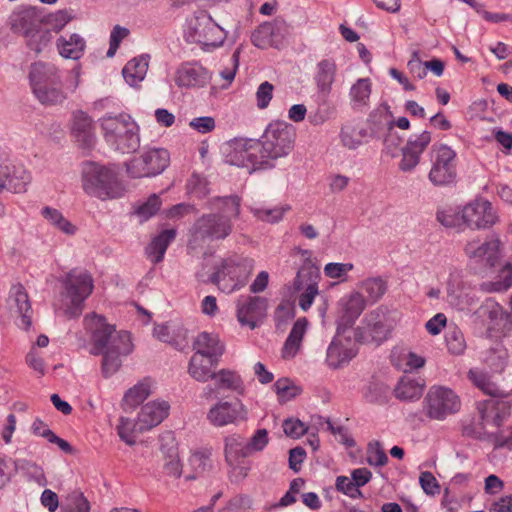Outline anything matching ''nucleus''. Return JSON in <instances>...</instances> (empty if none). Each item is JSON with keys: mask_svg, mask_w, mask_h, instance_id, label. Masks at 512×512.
I'll list each match as a JSON object with an SVG mask.
<instances>
[{"mask_svg": "<svg viewBox=\"0 0 512 512\" xmlns=\"http://www.w3.org/2000/svg\"><path fill=\"white\" fill-rule=\"evenodd\" d=\"M512 366L509 354H487L482 368L469 370V380L491 398L478 403V411L483 421L496 426L510 415L511 405L508 400L497 399L498 387L490 381L494 374H500Z\"/></svg>", "mask_w": 512, "mask_h": 512, "instance_id": "f257e3e1", "label": "nucleus"}, {"mask_svg": "<svg viewBox=\"0 0 512 512\" xmlns=\"http://www.w3.org/2000/svg\"><path fill=\"white\" fill-rule=\"evenodd\" d=\"M437 219L446 227L479 230L492 227L497 216L488 200L477 198L458 210L449 208L438 212Z\"/></svg>", "mask_w": 512, "mask_h": 512, "instance_id": "f03ea898", "label": "nucleus"}, {"mask_svg": "<svg viewBox=\"0 0 512 512\" xmlns=\"http://www.w3.org/2000/svg\"><path fill=\"white\" fill-rule=\"evenodd\" d=\"M83 325L93 348L99 352H130L133 348L130 332L117 331L103 315L88 313L84 316Z\"/></svg>", "mask_w": 512, "mask_h": 512, "instance_id": "7ed1b4c3", "label": "nucleus"}, {"mask_svg": "<svg viewBox=\"0 0 512 512\" xmlns=\"http://www.w3.org/2000/svg\"><path fill=\"white\" fill-rule=\"evenodd\" d=\"M82 187L90 196L112 200L124 195L125 188L114 166L86 162L82 169Z\"/></svg>", "mask_w": 512, "mask_h": 512, "instance_id": "20e7f679", "label": "nucleus"}, {"mask_svg": "<svg viewBox=\"0 0 512 512\" xmlns=\"http://www.w3.org/2000/svg\"><path fill=\"white\" fill-rule=\"evenodd\" d=\"M29 82L35 97L43 105H59L67 94L62 87L59 70L42 62H35L29 71Z\"/></svg>", "mask_w": 512, "mask_h": 512, "instance_id": "39448f33", "label": "nucleus"}, {"mask_svg": "<svg viewBox=\"0 0 512 512\" xmlns=\"http://www.w3.org/2000/svg\"><path fill=\"white\" fill-rule=\"evenodd\" d=\"M62 295L68 299L64 309L67 318H77L84 310L85 300L94 290V280L87 271L72 269L61 279Z\"/></svg>", "mask_w": 512, "mask_h": 512, "instance_id": "423d86ee", "label": "nucleus"}, {"mask_svg": "<svg viewBox=\"0 0 512 512\" xmlns=\"http://www.w3.org/2000/svg\"><path fill=\"white\" fill-rule=\"evenodd\" d=\"M253 272L251 260L227 257L214 268L210 281L224 293H232L244 287Z\"/></svg>", "mask_w": 512, "mask_h": 512, "instance_id": "0eeeda50", "label": "nucleus"}, {"mask_svg": "<svg viewBox=\"0 0 512 512\" xmlns=\"http://www.w3.org/2000/svg\"><path fill=\"white\" fill-rule=\"evenodd\" d=\"M295 138V128L288 123L275 121L267 126L260 141L269 165L294 149Z\"/></svg>", "mask_w": 512, "mask_h": 512, "instance_id": "6e6552de", "label": "nucleus"}, {"mask_svg": "<svg viewBox=\"0 0 512 512\" xmlns=\"http://www.w3.org/2000/svg\"><path fill=\"white\" fill-rule=\"evenodd\" d=\"M429 180L435 186H448L457 179V153L446 144H435L431 150Z\"/></svg>", "mask_w": 512, "mask_h": 512, "instance_id": "1a4fd4ad", "label": "nucleus"}, {"mask_svg": "<svg viewBox=\"0 0 512 512\" xmlns=\"http://www.w3.org/2000/svg\"><path fill=\"white\" fill-rule=\"evenodd\" d=\"M227 161L239 167L253 170L271 167L265 156L260 139H234L230 144Z\"/></svg>", "mask_w": 512, "mask_h": 512, "instance_id": "9d476101", "label": "nucleus"}, {"mask_svg": "<svg viewBox=\"0 0 512 512\" xmlns=\"http://www.w3.org/2000/svg\"><path fill=\"white\" fill-rule=\"evenodd\" d=\"M423 405L429 418L444 420L460 410L461 401L452 389L444 386H432L424 398Z\"/></svg>", "mask_w": 512, "mask_h": 512, "instance_id": "9b49d317", "label": "nucleus"}, {"mask_svg": "<svg viewBox=\"0 0 512 512\" xmlns=\"http://www.w3.org/2000/svg\"><path fill=\"white\" fill-rule=\"evenodd\" d=\"M170 155L166 149H150L132 158L127 172L133 178L151 177L160 174L169 165Z\"/></svg>", "mask_w": 512, "mask_h": 512, "instance_id": "f8f14e48", "label": "nucleus"}, {"mask_svg": "<svg viewBox=\"0 0 512 512\" xmlns=\"http://www.w3.org/2000/svg\"><path fill=\"white\" fill-rule=\"evenodd\" d=\"M206 419L214 427L237 425L248 420V408L240 399H221L209 408Z\"/></svg>", "mask_w": 512, "mask_h": 512, "instance_id": "ddd939ff", "label": "nucleus"}, {"mask_svg": "<svg viewBox=\"0 0 512 512\" xmlns=\"http://www.w3.org/2000/svg\"><path fill=\"white\" fill-rule=\"evenodd\" d=\"M232 232L229 217L219 214L203 215L197 222L195 233L201 240H222Z\"/></svg>", "mask_w": 512, "mask_h": 512, "instance_id": "4468645a", "label": "nucleus"}, {"mask_svg": "<svg viewBox=\"0 0 512 512\" xmlns=\"http://www.w3.org/2000/svg\"><path fill=\"white\" fill-rule=\"evenodd\" d=\"M319 279V269L314 265L303 267L298 272L294 285L297 290L304 289L299 296V306L302 310L307 311L313 304L315 297L319 294Z\"/></svg>", "mask_w": 512, "mask_h": 512, "instance_id": "2eb2a0df", "label": "nucleus"}, {"mask_svg": "<svg viewBox=\"0 0 512 512\" xmlns=\"http://www.w3.org/2000/svg\"><path fill=\"white\" fill-rule=\"evenodd\" d=\"M220 354H193L188 366L190 376L198 382H207L214 378L219 364Z\"/></svg>", "mask_w": 512, "mask_h": 512, "instance_id": "dca6fc26", "label": "nucleus"}, {"mask_svg": "<svg viewBox=\"0 0 512 512\" xmlns=\"http://www.w3.org/2000/svg\"><path fill=\"white\" fill-rule=\"evenodd\" d=\"M169 409L170 405L164 400L146 403L138 413V430L143 432L159 425L168 416Z\"/></svg>", "mask_w": 512, "mask_h": 512, "instance_id": "f3484780", "label": "nucleus"}, {"mask_svg": "<svg viewBox=\"0 0 512 512\" xmlns=\"http://www.w3.org/2000/svg\"><path fill=\"white\" fill-rule=\"evenodd\" d=\"M23 167L12 163H0V193L8 190L20 193L26 190L27 175Z\"/></svg>", "mask_w": 512, "mask_h": 512, "instance_id": "a211bd4d", "label": "nucleus"}, {"mask_svg": "<svg viewBox=\"0 0 512 512\" xmlns=\"http://www.w3.org/2000/svg\"><path fill=\"white\" fill-rule=\"evenodd\" d=\"M71 135L84 147H90L96 139L92 117L82 110L75 111L72 117Z\"/></svg>", "mask_w": 512, "mask_h": 512, "instance_id": "6ab92c4d", "label": "nucleus"}, {"mask_svg": "<svg viewBox=\"0 0 512 512\" xmlns=\"http://www.w3.org/2000/svg\"><path fill=\"white\" fill-rule=\"evenodd\" d=\"M177 231L174 228L163 229L154 235L145 247V255L152 264L163 261L169 245L175 240Z\"/></svg>", "mask_w": 512, "mask_h": 512, "instance_id": "aec40b11", "label": "nucleus"}, {"mask_svg": "<svg viewBox=\"0 0 512 512\" xmlns=\"http://www.w3.org/2000/svg\"><path fill=\"white\" fill-rule=\"evenodd\" d=\"M101 126L107 141L119 145L122 139L131 140L134 138L132 131L134 124L122 117H105L102 119Z\"/></svg>", "mask_w": 512, "mask_h": 512, "instance_id": "412c9836", "label": "nucleus"}, {"mask_svg": "<svg viewBox=\"0 0 512 512\" xmlns=\"http://www.w3.org/2000/svg\"><path fill=\"white\" fill-rule=\"evenodd\" d=\"M265 300L258 296H249L238 304L237 317L242 324L254 328L263 317Z\"/></svg>", "mask_w": 512, "mask_h": 512, "instance_id": "4be33fe9", "label": "nucleus"}, {"mask_svg": "<svg viewBox=\"0 0 512 512\" xmlns=\"http://www.w3.org/2000/svg\"><path fill=\"white\" fill-rule=\"evenodd\" d=\"M206 70L196 63H186L175 73L174 81L180 88L203 86L206 82Z\"/></svg>", "mask_w": 512, "mask_h": 512, "instance_id": "5701e85b", "label": "nucleus"}, {"mask_svg": "<svg viewBox=\"0 0 512 512\" xmlns=\"http://www.w3.org/2000/svg\"><path fill=\"white\" fill-rule=\"evenodd\" d=\"M424 387L425 382L423 380L405 375L398 381L394 389V395L401 401H415L422 396Z\"/></svg>", "mask_w": 512, "mask_h": 512, "instance_id": "b1692460", "label": "nucleus"}, {"mask_svg": "<svg viewBox=\"0 0 512 512\" xmlns=\"http://www.w3.org/2000/svg\"><path fill=\"white\" fill-rule=\"evenodd\" d=\"M337 66L336 63L331 59H324L317 65V71L315 74V82L318 91L323 95H328L332 90V84L334 83L336 76Z\"/></svg>", "mask_w": 512, "mask_h": 512, "instance_id": "393cba45", "label": "nucleus"}, {"mask_svg": "<svg viewBox=\"0 0 512 512\" xmlns=\"http://www.w3.org/2000/svg\"><path fill=\"white\" fill-rule=\"evenodd\" d=\"M149 58L145 55L134 57L123 68V76L125 81L131 85L136 86L144 78L148 70Z\"/></svg>", "mask_w": 512, "mask_h": 512, "instance_id": "a878e982", "label": "nucleus"}, {"mask_svg": "<svg viewBox=\"0 0 512 512\" xmlns=\"http://www.w3.org/2000/svg\"><path fill=\"white\" fill-rule=\"evenodd\" d=\"M281 25L277 21L264 22L252 33V43L261 48H268L274 45L276 33L280 31Z\"/></svg>", "mask_w": 512, "mask_h": 512, "instance_id": "bb28decb", "label": "nucleus"}, {"mask_svg": "<svg viewBox=\"0 0 512 512\" xmlns=\"http://www.w3.org/2000/svg\"><path fill=\"white\" fill-rule=\"evenodd\" d=\"M213 380L216 381V385L221 390H229L243 395L245 393V385L241 376L229 369H220L216 372Z\"/></svg>", "mask_w": 512, "mask_h": 512, "instance_id": "cd10ccee", "label": "nucleus"}, {"mask_svg": "<svg viewBox=\"0 0 512 512\" xmlns=\"http://www.w3.org/2000/svg\"><path fill=\"white\" fill-rule=\"evenodd\" d=\"M151 393V380L145 378L133 387L128 389L123 396V405L130 408H135L142 403Z\"/></svg>", "mask_w": 512, "mask_h": 512, "instance_id": "c85d7f7f", "label": "nucleus"}, {"mask_svg": "<svg viewBox=\"0 0 512 512\" xmlns=\"http://www.w3.org/2000/svg\"><path fill=\"white\" fill-rule=\"evenodd\" d=\"M249 456L246 453V441L240 435L225 438V457L230 466L236 465L240 458Z\"/></svg>", "mask_w": 512, "mask_h": 512, "instance_id": "c756f323", "label": "nucleus"}, {"mask_svg": "<svg viewBox=\"0 0 512 512\" xmlns=\"http://www.w3.org/2000/svg\"><path fill=\"white\" fill-rule=\"evenodd\" d=\"M366 307V300L363 295L359 292H354L349 295L347 300L343 304L342 318L349 324L353 322L361 315Z\"/></svg>", "mask_w": 512, "mask_h": 512, "instance_id": "7c9ffc66", "label": "nucleus"}, {"mask_svg": "<svg viewBox=\"0 0 512 512\" xmlns=\"http://www.w3.org/2000/svg\"><path fill=\"white\" fill-rule=\"evenodd\" d=\"M391 362L399 371L411 373L422 368L426 360L421 354H391Z\"/></svg>", "mask_w": 512, "mask_h": 512, "instance_id": "2f4dec72", "label": "nucleus"}, {"mask_svg": "<svg viewBox=\"0 0 512 512\" xmlns=\"http://www.w3.org/2000/svg\"><path fill=\"white\" fill-rule=\"evenodd\" d=\"M57 47L63 57L77 59L84 50L85 42L79 35L72 34L68 39L61 37L58 40Z\"/></svg>", "mask_w": 512, "mask_h": 512, "instance_id": "473e14b6", "label": "nucleus"}, {"mask_svg": "<svg viewBox=\"0 0 512 512\" xmlns=\"http://www.w3.org/2000/svg\"><path fill=\"white\" fill-rule=\"evenodd\" d=\"M15 302L22 318V325L27 329L31 326L32 308L29 296L22 284L13 286Z\"/></svg>", "mask_w": 512, "mask_h": 512, "instance_id": "72a5a7b5", "label": "nucleus"}, {"mask_svg": "<svg viewBox=\"0 0 512 512\" xmlns=\"http://www.w3.org/2000/svg\"><path fill=\"white\" fill-rule=\"evenodd\" d=\"M307 325L308 321L305 317L296 320L285 342L284 352H297L300 349Z\"/></svg>", "mask_w": 512, "mask_h": 512, "instance_id": "f704fd0d", "label": "nucleus"}, {"mask_svg": "<svg viewBox=\"0 0 512 512\" xmlns=\"http://www.w3.org/2000/svg\"><path fill=\"white\" fill-rule=\"evenodd\" d=\"M224 349L218 335L208 332L200 333L194 341L195 352H219Z\"/></svg>", "mask_w": 512, "mask_h": 512, "instance_id": "c9c22d12", "label": "nucleus"}, {"mask_svg": "<svg viewBox=\"0 0 512 512\" xmlns=\"http://www.w3.org/2000/svg\"><path fill=\"white\" fill-rule=\"evenodd\" d=\"M162 200L157 194H151L146 201L138 204L134 208V213L142 220L146 221L155 216L161 209Z\"/></svg>", "mask_w": 512, "mask_h": 512, "instance_id": "e433bc0d", "label": "nucleus"}, {"mask_svg": "<svg viewBox=\"0 0 512 512\" xmlns=\"http://www.w3.org/2000/svg\"><path fill=\"white\" fill-rule=\"evenodd\" d=\"M116 430L120 439L127 445L132 446L135 444L136 433L140 432L138 430V419L134 421L127 417H121Z\"/></svg>", "mask_w": 512, "mask_h": 512, "instance_id": "4c0bfd02", "label": "nucleus"}, {"mask_svg": "<svg viewBox=\"0 0 512 512\" xmlns=\"http://www.w3.org/2000/svg\"><path fill=\"white\" fill-rule=\"evenodd\" d=\"M43 216L56 226L62 232L72 235L76 232V226L63 217V215L56 209L45 207L42 211Z\"/></svg>", "mask_w": 512, "mask_h": 512, "instance_id": "58836bf2", "label": "nucleus"}, {"mask_svg": "<svg viewBox=\"0 0 512 512\" xmlns=\"http://www.w3.org/2000/svg\"><path fill=\"white\" fill-rule=\"evenodd\" d=\"M16 465L29 480L36 482L39 486L47 484L44 471L38 464L28 460H19Z\"/></svg>", "mask_w": 512, "mask_h": 512, "instance_id": "ea45409f", "label": "nucleus"}, {"mask_svg": "<svg viewBox=\"0 0 512 512\" xmlns=\"http://www.w3.org/2000/svg\"><path fill=\"white\" fill-rule=\"evenodd\" d=\"M280 401L286 402L300 394L301 390L287 378L278 379L273 385Z\"/></svg>", "mask_w": 512, "mask_h": 512, "instance_id": "a19ab883", "label": "nucleus"}, {"mask_svg": "<svg viewBox=\"0 0 512 512\" xmlns=\"http://www.w3.org/2000/svg\"><path fill=\"white\" fill-rule=\"evenodd\" d=\"M397 127L401 130H409L411 127L410 121L406 117H399L398 119L392 120L388 123L387 134L384 138V144L391 148V146L397 147L402 142V139L397 137V141L394 142L395 132L394 128Z\"/></svg>", "mask_w": 512, "mask_h": 512, "instance_id": "79ce46f5", "label": "nucleus"}, {"mask_svg": "<svg viewBox=\"0 0 512 512\" xmlns=\"http://www.w3.org/2000/svg\"><path fill=\"white\" fill-rule=\"evenodd\" d=\"M366 461L370 466L374 467H381L387 463L388 457L378 441H372L368 444Z\"/></svg>", "mask_w": 512, "mask_h": 512, "instance_id": "37998d69", "label": "nucleus"}, {"mask_svg": "<svg viewBox=\"0 0 512 512\" xmlns=\"http://www.w3.org/2000/svg\"><path fill=\"white\" fill-rule=\"evenodd\" d=\"M210 455L211 453L209 450H197L192 453L189 458V464L196 474L200 475L210 469Z\"/></svg>", "mask_w": 512, "mask_h": 512, "instance_id": "c03bdc74", "label": "nucleus"}, {"mask_svg": "<svg viewBox=\"0 0 512 512\" xmlns=\"http://www.w3.org/2000/svg\"><path fill=\"white\" fill-rule=\"evenodd\" d=\"M371 94V83L368 79H359L352 87L350 95L353 101L366 105Z\"/></svg>", "mask_w": 512, "mask_h": 512, "instance_id": "a18cd8bd", "label": "nucleus"}, {"mask_svg": "<svg viewBox=\"0 0 512 512\" xmlns=\"http://www.w3.org/2000/svg\"><path fill=\"white\" fill-rule=\"evenodd\" d=\"M123 364L121 354H103L101 360V373L105 378L116 374Z\"/></svg>", "mask_w": 512, "mask_h": 512, "instance_id": "49530a36", "label": "nucleus"}, {"mask_svg": "<svg viewBox=\"0 0 512 512\" xmlns=\"http://www.w3.org/2000/svg\"><path fill=\"white\" fill-rule=\"evenodd\" d=\"M269 437L266 429H258L250 438L246 441V453L252 455L256 452L262 451L268 444Z\"/></svg>", "mask_w": 512, "mask_h": 512, "instance_id": "de8ad7c7", "label": "nucleus"}, {"mask_svg": "<svg viewBox=\"0 0 512 512\" xmlns=\"http://www.w3.org/2000/svg\"><path fill=\"white\" fill-rule=\"evenodd\" d=\"M389 388L379 382H373L368 385L364 392V397L368 402L377 403L387 399Z\"/></svg>", "mask_w": 512, "mask_h": 512, "instance_id": "09e8293b", "label": "nucleus"}, {"mask_svg": "<svg viewBox=\"0 0 512 512\" xmlns=\"http://www.w3.org/2000/svg\"><path fill=\"white\" fill-rule=\"evenodd\" d=\"M421 154L410 148L408 145L402 148V158L399 162V167L402 171L413 170L421 160Z\"/></svg>", "mask_w": 512, "mask_h": 512, "instance_id": "8fccbe9b", "label": "nucleus"}, {"mask_svg": "<svg viewBox=\"0 0 512 512\" xmlns=\"http://www.w3.org/2000/svg\"><path fill=\"white\" fill-rule=\"evenodd\" d=\"M368 297L373 301L379 300L387 290L386 283L379 278L369 279L364 284Z\"/></svg>", "mask_w": 512, "mask_h": 512, "instance_id": "3c124183", "label": "nucleus"}, {"mask_svg": "<svg viewBox=\"0 0 512 512\" xmlns=\"http://www.w3.org/2000/svg\"><path fill=\"white\" fill-rule=\"evenodd\" d=\"M419 483L425 494L435 496L440 493V485L431 472H422L419 476Z\"/></svg>", "mask_w": 512, "mask_h": 512, "instance_id": "603ef678", "label": "nucleus"}, {"mask_svg": "<svg viewBox=\"0 0 512 512\" xmlns=\"http://www.w3.org/2000/svg\"><path fill=\"white\" fill-rule=\"evenodd\" d=\"M90 505L83 494H74L68 498L67 504L62 508V512H89Z\"/></svg>", "mask_w": 512, "mask_h": 512, "instance_id": "864d4df0", "label": "nucleus"}, {"mask_svg": "<svg viewBox=\"0 0 512 512\" xmlns=\"http://www.w3.org/2000/svg\"><path fill=\"white\" fill-rule=\"evenodd\" d=\"M336 489L350 498L362 496L361 491L356 487L354 481L346 476H338L336 479Z\"/></svg>", "mask_w": 512, "mask_h": 512, "instance_id": "5fc2aeb1", "label": "nucleus"}, {"mask_svg": "<svg viewBox=\"0 0 512 512\" xmlns=\"http://www.w3.org/2000/svg\"><path fill=\"white\" fill-rule=\"evenodd\" d=\"M282 426L284 433L294 439L300 438L307 431L306 425L299 419H286Z\"/></svg>", "mask_w": 512, "mask_h": 512, "instance_id": "6e6d98bb", "label": "nucleus"}, {"mask_svg": "<svg viewBox=\"0 0 512 512\" xmlns=\"http://www.w3.org/2000/svg\"><path fill=\"white\" fill-rule=\"evenodd\" d=\"M432 142V134L430 131H423L414 138L408 139L406 145L413 150L417 151L421 155L426 151L430 143Z\"/></svg>", "mask_w": 512, "mask_h": 512, "instance_id": "4d7b16f0", "label": "nucleus"}, {"mask_svg": "<svg viewBox=\"0 0 512 512\" xmlns=\"http://www.w3.org/2000/svg\"><path fill=\"white\" fill-rule=\"evenodd\" d=\"M274 86L265 81L260 84L256 92L257 106L260 109H265L268 107L272 97H273Z\"/></svg>", "mask_w": 512, "mask_h": 512, "instance_id": "13d9d810", "label": "nucleus"}, {"mask_svg": "<svg viewBox=\"0 0 512 512\" xmlns=\"http://www.w3.org/2000/svg\"><path fill=\"white\" fill-rule=\"evenodd\" d=\"M129 35V30L121 26H115L110 35V46L107 51V56L112 57L115 55L120 43Z\"/></svg>", "mask_w": 512, "mask_h": 512, "instance_id": "bf43d9fd", "label": "nucleus"}, {"mask_svg": "<svg viewBox=\"0 0 512 512\" xmlns=\"http://www.w3.org/2000/svg\"><path fill=\"white\" fill-rule=\"evenodd\" d=\"M189 126L195 131L206 134L212 132L216 127V122L213 117H197L190 121Z\"/></svg>", "mask_w": 512, "mask_h": 512, "instance_id": "052dcab7", "label": "nucleus"}, {"mask_svg": "<svg viewBox=\"0 0 512 512\" xmlns=\"http://www.w3.org/2000/svg\"><path fill=\"white\" fill-rule=\"evenodd\" d=\"M353 269L350 263H328L324 267V273L331 279H339Z\"/></svg>", "mask_w": 512, "mask_h": 512, "instance_id": "680f3d73", "label": "nucleus"}, {"mask_svg": "<svg viewBox=\"0 0 512 512\" xmlns=\"http://www.w3.org/2000/svg\"><path fill=\"white\" fill-rule=\"evenodd\" d=\"M216 203L223 210L227 208L230 214L235 217L240 214V198L238 196L217 198Z\"/></svg>", "mask_w": 512, "mask_h": 512, "instance_id": "e2e57ef3", "label": "nucleus"}, {"mask_svg": "<svg viewBox=\"0 0 512 512\" xmlns=\"http://www.w3.org/2000/svg\"><path fill=\"white\" fill-rule=\"evenodd\" d=\"M449 352H462L465 349L464 336L460 331H452L446 335Z\"/></svg>", "mask_w": 512, "mask_h": 512, "instance_id": "0e129e2a", "label": "nucleus"}, {"mask_svg": "<svg viewBox=\"0 0 512 512\" xmlns=\"http://www.w3.org/2000/svg\"><path fill=\"white\" fill-rule=\"evenodd\" d=\"M446 324V316L443 313H438L426 323V329L431 335H437L445 328Z\"/></svg>", "mask_w": 512, "mask_h": 512, "instance_id": "69168bd1", "label": "nucleus"}, {"mask_svg": "<svg viewBox=\"0 0 512 512\" xmlns=\"http://www.w3.org/2000/svg\"><path fill=\"white\" fill-rule=\"evenodd\" d=\"M494 447L497 449H512V428L501 431L494 437Z\"/></svg>", "mask_w": 512, "mask_h": 512, "instance_id": "338daca9", "label": "nucleus"}, {"mask_svg": "<svg viewBox=\"0 0 512 512\" xmlns=\"http://www.w3.org/2000/svg\"><path fill=\"white\" fill-rule=\"evenodd\" d=\"M490 512H512V496L506 495L494 501Z\"/></svg>", "mask_w": 512, "mask_h": 512, "instance_id": "774afa93", "label": "nucleus"}]
</instances>
